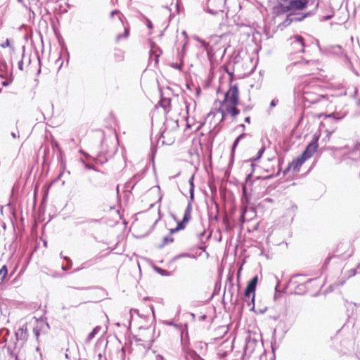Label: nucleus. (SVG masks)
<instances>
[{
  "instance_id": "19",
  "label": "nucleus",
  "mask_w": 360,
  "mask_h": 360,
  "mask_svg": "<svg viewBox=\"0 0 360 360\" xmlns=\"http://www.w3.org/2000/svg\"><path fill=\"white\" fill-rule=\"evenodd\" d=\"M174 241V238L169 236H165L162 239V244L159 245L160 248H163L165 245H167L168 243H171Z\"/></svg>"
},
{
  "instance_id": "23",
  "label": "nucleus",
  "mask_w": 360,
  "mask_h": 360,
  "mask_svg": "<svg viewBox=\"0 0 360 360\" xmlns=\"http://www.w3.org/2000/svg\"><path fill=\"white\" fill-rule=\"evenodd\" d=\"M171 66L178 70H181L184 66V61H179V63H172Z\"/></svg>"
},
{
  "instance_id": "39",
  "label": "nucleus",
  "mask_w": 360,
  "mask_h": 360,
  "mask_svg": "<svg viewBox=\"0 0 360 360\" xmlns=\"http://www.w3.org/2000/svg\"><path fill=\"white\" fill-rule=\"evenodd\" d=\"M251 176H252V173H250L248 175H247L246 179H245L246 184H248V181L250 180Z\"/></svg>"
},
{
  "instance_id": "20",
  "label": "nucleus",
  "mask_w": 360,
  "mask_h": 360,
  "mask_svg": "<svg viewBox=\"0 0 360 360\" xmlns=\"http://www.w3.org/2000/svg\"><path fill=\"white\" fill-rule=\"evenodd\" d=\"M300 63H303L304 65H310L311 67L314 68H316V66H317V61L315 60H302V61H300ZM313 68H311L310 70H312Z\"/></svg>"
},
{
  "instance_id": "5",
  "label": "nucleus",
  "mask_w": 360,
  "mask_h": 360,
  "mask_svg": "<svg viewBox=\"0 0 360 360\" xmlns=\"http://www.w3.org/2000/svg\"><path fill=\"white\" fill-rule=\"evenodd\" d=\"M15 336L16 342L14 343V349L17 348L18 345H20V347H21L28 338L27 323H23L22 326H19L18 329L15 332Z\"/></svg>"
},
{
  "instance_id": "11",
  "label": "nucleus",
  "mask_w": 360,
  "mask_h": 360,
  "mask_svg": "<svg viewBox=\"0 0 360 360\" xmlns=\"http://www.w3.org/2000/svg\"><path fill=\"white\" fill-rule=\"evenodd\" d=\"M202 46L204 47L205 50L207 51L208 55H214L217 49L214 48L212 45H210V43H207L203 40L200 41Z\"/></svg>"
},
{
  "instance_id": "36",
  "label": "nucleus",
  "mask_w": 360,
  "mask_h": 360,
  "mask_svg": "<svg viewBox=\"0 0 360 360\" xmlns=\"http://www.w3.org/2000/svg\"><path fill=\"white\" fill-rule=\"evenodd\" d=\"M277 103H278V101H277V100L274 99V100H272V101H271L270 106H271V108H272V107H274V106H276V105H277Z\"/></svg>"
},
{
  "instance_id": "8",
  "label": "nucleus",
  "mask_w": 360,
  "mask_h": 360,
  "mask_svg": "<svg viewBox=\"0 0 360 360\" xmlns=\"http://www.w3.org/2000/svg\"><path fill=\"white\" fill-rule=\"evenodd\" d=\"M303 98L305 101L314 104L324 100L326 96L324 95L316 94L307 89L303 91Z\"/></svg>"
},
{
  "instance_id": "12",
  "label": "nucleus",
  "mask_w": 360,
  "mask_h": 360,
  "mask_svg": "<svg viewBox=\"0 0 360 360\" xmlns=\"http://www.w3.org/2000/svg\"><path fill=\"white\" fill-rule=\"evenodd\" d=\"M162 51L156 47L154 44L151 45V49H150V58H153L154 57L155 63H158V57L160 56Z\"/></svg>"
},
{
  "instance_id": "13",
  "label": "nucleus",
  "mask_w": 360,
  "mask_h": 360,
  "mask_svg": "<svg viewBox=\"0 0 360 360\" xmlns=\"http://www.w3.org/2000/svg\"><path fill=\"white\" fill-rule=\"evenodd\" d=\"M186 42H185L184 44V45L182 46L181 49H179L177 51L176 58L179 61H181V62L184 61L185 53H186Z\"/></svg>"
},
{
  "instance_id": "14",
  "label": "nucleus",
  "mask_w": 360,
  "mask_h": 360,
  "mask_svg": "<svg viewBox=\"0 0 360 360\" xmlns=\"http://www.w3.org/2000/svg\"><path fill=\"white\" fill-rule=\"evenodd\" d=\"M193 181H194V175H192L191 176V178L189 179V180H188V182H189V184H190V190H189V193H190V202H191V203H192V201L194 199V187L195 186H194Z\"/></svg>"
},
{
  "instance_id": "22",
  "label": "nucleus",
  "mask_w": 360,
  "mask_h": 360,
  "mask_svg": "<svg viewBox=\"0 0 360 360\" xmlns=\"http://www.w3.org/2000/svg\"><path fill=\"white\" fill-rule=\"evenodd\" d=\"M7 65L6 63H0V77L4 78L6 77V72L5 69L6 68Z\"/></svg>"
},
{
  "instance_id": "25",
  "label": "nucleus",
  "mask_w": 360,
  "mask_h": 360,
  "mask_svg": "<svg viewBox=\"0 0 360 360\" xmlns=\"http://www.w3.org/2000/svg\"><path fill=\"white\" fill-rule=\"evenodd\" d=\"M1 46L2 48L9 47L11 49V51H14V46L11 44V41L9 39H6L5 43L1 44Z\"/></svg>"
},
{
  "instance_id": "1",
  "label": "nucleus",
  "mask_w": 360,
  "mask_h": 360,
  "mask_svg": "<svg viewBox=\"0 0 360 360\" xmlns=\"http://www.w3.org/2000/svg\"><path fill=\"white\" fill-rule=\"evenodd\" d=\"M278 13H289L284 22L286 25L292 22L302 20L307 15H295L296 11H300L304 8L308 4V0H278Z\"/></svg>"
},
{
  "instance_id": "43",
  "label": "nucleus",
  "mask_w": 360,
  "mask_h": 360,
  "mask_svg": "<svg viewBox=\"0 0 360 360\" xmlns=\"http://www.w3.org/2000/svg\"><path fill=\"white\" fill-rule=\"evenodd\" d=\"M147 25H148V27L150 28V29H151L152 27H153L152 22L150 20H148Z\"/></svg>"
},
{
  "instance_id": "31",
  "label": "nucleus",
  "mask_w": 360,
  "mask_h": 360,
  "mask_svg": "<svg viewBox=\"0 0 360 360\" xmlns=\"http://www.w3.org/2000/svg\"><path fill=\"white\" fill-rule=\"evenodd\" d=\"M337 115H338L337 113L333 112V113H331V114L328 115V117H333L335 120H341V119H342L345 116V114H343L342 115H341L340 117H338Z\"/></svg>"
},
{
  "instance_id": "9",
  "label": "nucleus",
  "mask_w": 360,
  "mask_h": 360,
  "mask_svg": "<svg viewBox=\"0 0 360 360\" xmlns=\"http://www.w3.org/2000/svg\"><path fill=\"white\" fill-rule=\"evenodd\" d=\"M292 49L297 53L304 52V40L302 36L296 35L292 38Z\"/></svg>"
},
{
  "instance_id": "38",
  "label": "nucleus",
  "mask_w": 360,
  "mask_h": 360,
  "mask_svg": "<svg viewBox=\"0 0 360 360\" xmlns=\"http://www.w3.org/2000/svg\"><path fill=\"white\" fill-rule=\"evenodd\" d=\"M167 130L165 129H163V130L162 131V132H161V136H162V138H165V136L167 135Z\"/></svg>"
},
{
  "instance_id": "46",
  "label": "nucleus",
  "mask_w": 360,
  "mask_h": 360,
  "mask_svg": "<svg viewBox=\"0 0 360 360\" xmlns=\"http://www.w3.org/2000/svg\"><path fill=\"white\" fill-rule=\"evenodd\" d=\"M330 259H331V257H327V258H326V259L325 260V263H324V264H325V265H326V264L329 262V261L330 260Z\"/></svg>"
},
{
  "instance_id": "27",
  "label": "nucleus",
  "mask_w": 360,
  "mask_h": 360,
  "mask_svg": "<svg viewBox=\"0 0 360 360\" xmlns=\"http://www.w3.org/2000/svg\"><path fill=\"white\" fill-rule=\"evenodd\" d=\"M359 269H360V263L358 264V265L356 266V269H352L349 271V274L348 276V278L355 276L356 274L357 273V270Z\"/></svg>"
},
{
  "instance_id": "17",
  "label": "nucleus",
  "mask_w": 360,
  "mask_h": 360,
  "mask_svg": "<svg viewBox=\"0 0 360 360\" xmlns=\"http://www.w3.org/2000/svg\"><path fill=\"white\" fill-rule=\"evenodd\" d=\"M7 274H8L7 266L6 265H4L0 269V284L4 282V281L5 280Z\"/></svg>"
},
{
  "instance_id": "49",
  "label": "nucleus",
  "mask_w": 360,
  "mask_h": 360,
  "mask_svg": "<svg viewBox=\"0 0 360 360\" xmlns=\"http://www.w3.org/2000/svg\"><path fill=\"white\" fill-rule=\"evenodd\" d=\"M245 122H247V123H250V117H247L245 118Z\"/></svg>"
},
{
  "instance_id": "61",
  "label": "nucleus",
  "mask_w": 360,
  "mask_h": 360,
  "mask_svg": "<svg viewBox=\"0 0 360 360\" xmlns=\"http://www.w3.org/2000/svg\"><path fill=\"white\" fill-rule=\"evenodd\" d=\"M14 356H15L16 359L18 358V356L16 355V354H14Z\"/></svg>"
},
{
  "instance_id": "55",
  "label": "nucleus",
  "mask_w": 360,
  "mask_h": 360,
  "mask_svg": "<svg viewBox=\"0 0 360 360\" xmlns=\"http://www.w3.org/2000/svg\"><path fill=\"white\" fill-rule=\"evenodd\" d=\"M3 85H4V86H6V85H8V82H3Z\"/></svg>"
},
{
  "instance_id": "16",
  "label": "nucleus",
  "mask_w": 360,
  "mask_h": 360,
  "mask_svg": "<svg viewBox=\"0 0 360 360\" xmlns=\"http://www.w3.org/2000/svg\"><path fill=\"white\" fill-rule=\"evenodd\" d=\"M101 328L99 326L95 327L93 330L87 335L86 338V342L89 343L93 338H94L95 335L98 333Z\"/></svg>"
},
{
  "instance_id": "35",
  "label": "nucleus",
  "mask_w": 360,
  "mask_h": 360,
  "mask_svg": "<svg viewBox=\"0 0 360 360\" xmlns=\"http://www.w3.org/2000/svg\"><path fill=\"white\" fill-rule=\"evenodd\" d=\"M118 14H120V11L117 10H115L110 13V16H111V18H113L115 15H118Z\"/></svg>"
},
{
  "instance_id": "50",
  "label": "nucleus",
  "mask_w": 360,
  "mask_h": 360,
  "mask_svg": "<svg viewBox=\"0 0 360 360\" xmlns=\"http://www.w3.org/2000/svg\"><path fill=\"white\" fill-rule=\"evenodd\" d=\"M221 121L224 120V110H221Z\"/></svg>"
},
{
  "instance_id": "48",
  "label": "nucleus",
  "mask_w": 360,
  "mask_h": 360,
  "mask_svg": "<svg viewBox=\"0 0 360 360\" xmlns=\"http://www.w3.org/2000/svg\"><path fill=\"white\" fill-rule=\"evenodd\" d=\"M264 201L268 202H271L273 201V200L271 198H266L264 199Z\"/></svg>"
},
{
  "instance_id": "33",
  "label": "nucleus",
  "mask_w": 360,
  "mask_h": 360,
  "mask_svg": "<svg viewBox=\"0 0 360 360\" xmlns=\"http://www.w3.org/2000/svg\"><path fill=\"white\" fill-rule=\"evenodd\" d=\"M18 68L20 70H23V60H22V58L18 62Z\"/></svg>"
},
{
  "instance_id": "21",
  "label": "nucleus",
  "mask_w": 360,
  "mask_h": 360,
  "mask_svg": "<svg viewBox=\"0 0 360 360\" xmlns=\"http://www.w3.org/2000/svg\"><path fill=\"white\" fill-rule=\"evenodd\" d=\"M246 136L245 134H241L240 135H239L234 141L233 143V146H232V150H234L235 148L237 147L239 141L240 139H242L243 138H244L245 136Z\"/></svg>"
},
{
  "instance_id": "60",
  "label": "nucleus",
  "mask_w": 360,
  "mask_h": 360,
  "mask_svg": "<svg viewBox=\"0 0 360 360\" xmlns=\"http://www.w3.org/2000/svg\"><path fill=\"white\" fill-rule=\"evenodd\" d=\"M8 350H9V349H11V346H8Z\"/></svg>"
},
{
  "instance_id": "18",
  "label": "nucleus",
  "mask_w": 360,
  "mask_h": 360,
  "mask_svg": "<svg viewBox=\"0 0 360 360\" xmlns=\"http://www.w3.org/2000/svg\"><path fill=\"white\" fill-rule=\"evenodd\" d=\"M187 358L188 360H202V358L194 351H191L187 354Z\"/></svg>"
},
{
  "instance_id": "7",
  "label": "nucleus",
  "mask_w": 360,
  "mask_h": 360,
  "mask_svg": "<svg viewBox=\"0 0 360 360\" xmlns=\"http://www.w3.org/2000/svg\"><path fill=\"white\" fill-rule=\"evenodd\" d=\"M319 139V136L314 134L311 141L307 146L306 148L303 151L302 154V157L304 158V160H308L310 158L313 154L316 151L318 148V141Z\"/></svg>"
},
{
  "instance_id": "34",
  "label": "nucleus",
  "mask_w": 360,
  "mask_h": 360,
  "mask_svg": "<svg viewBox=\"0 0 360 360\" xmlns=\"http://www.w3.org/2000/svg\"><path fill=\"white\" fill-rule=\"evenodd\" d=\"M85 167L87 169H93V170H95V167L92 165H89V164H86L85 165Z\"/></svg>"
},
{
  "instance_id": "47",
  "label": "nucleus",
  "mask_w": 360,
  "mask_h": 360,
  "mask_svg": "<svg viewBox=\"0 0 360 360\" xmlns=\"http://www.w3.org/2000/svg\"><path fill=\"white\" fill-rule=\"evenodd\" d=\"M11 136L14 139H15L16 137H19V135H17L16 133H15V132H12Z\"/></svg>"
},
{
  "instance_id": "41",
  "label": "nucleus",
  "mask_w": 360,
  "mask_h": 360,
  "mask_svg": "<svg viewBox=\"0 0 360 360\" xmlns=\"http://www.w3.org/2000/svg\"><path fill=\"white\" fill-rule=\"evenodd\" d=\"M208 12H210V13L212 14H216L217 13L218 11L217 10H212V9H208Z\"/></svg>"
},
{
  "instance_id": "62",
  "label": "nucleus",
  "mask_w": 360,
  "mask_h": 360,
  "mask_svg": "<svg viewBox=\"0 0 360 360\" xmlns=\"http://www.w3.org/2000/svg\"><path fill=\"white\" fill-rule=\"evenodd\" d=\"M14 356H15L16 359L18 358V356L16 355V354H14Z\"/></svg>"
},
{
  "instance_id": "28",
  "label": "nucleus",
  "mask_w": 360,
  "mask_h": 360,
  "mask_svg": "<svg viewBox=\"0 0 360 360\" xmlns=\"http://www.w3.org/2000/svg\"><path fill=\"white\" fill-rule=\"evenodd\" d=\"M247 212V207H243L242 210V212L240 216V221L242 224L245 223V214Z\"/></svg>"
},
{
  "instance_id": "37",
  "label": "nucleus",
  "mask_w": 360,
  "mask_h": 360,
  "mask_svg": "<svg viewBox=\"0 0 360 360\" xmlns=\"http://www.w3.org/2000/svg\"><path fill=\"white\" fill-rule=\"evenodd\" d=\"M243 194L245 196L247 195V186L246 185L243 186Z\"/></svg>"
},
{
  "instance_id": "45",
  "label": "nucleus",
  "mask_w": 360,
  "mask_h": 360,
  "mask_svg": "<svg viewBox=\"0 0 360 360\" xmlns=\"http://www.w3.org/2000/svg\"><path fill=\"white\" fill-rule=\"evenodd\" d=\"M220 39H221L220 37H215L212 38V40H214V41H216V42H218V41H219Z\"/></svg>"
},
{
  "instance_id": "57",
  "label": "nucleus",
  "mask_w": 360,
  "mask_h": 360,
  "mask_svg": "<svg viewBox=\"0 0 360 360\" xmlns=\"http://www.w3.org/2000/svg\"><path fill=\"white\" fill-rule=\"evenodd\" d=\"M240 127L245 128V125L243 124H240Z\"/></svg>"
},
{
  "instance_id": "15",
  "label": "nucleus",
  "mask_w": 360,
  "mask_h": 360,
  "mask_svg": "<svg viewBox=\"0 0 360 360\" xmlns=\"http://www.w3.org/2000/svg\"><path fill=\"white\" fill-rule=\"evenodd\" d=\"M265 150V147L262 146L258 151L257 155L256 157L251 158L247 161V162H250V165L252 167H254L253 161H256L259 160L263 155L264 152Z\"/></svg>"
},
{
  "instance_id": "44",
  "label": "nucleus",
  "mask_w": 360,
  "mask_h": 360,
  "mask_svg": "<svg viewBox=\"0 0 360 360\" xmlns=\"http://www.w3.org/2000/svg\"><path fill=\"white\" fill-rule=\"evenodd\" d=\"M335 48H336V49H338V51H337V53H340V52H342V47H341L340 46H335Z\"/></svg>"
},
{
  "instance_id": "53",
  "label": "nucleus",
  "mask_w": 360,
  "mask_h": 360,
  "mask_svg": "<svg viewBox=\"0 0 360 360\" xmlns=\"http://www.w3.org/2000/svg\"><path fill=\"white\" fill-rule=\"evenodd\" d=\"M85 264H86V263H84L82 264V266L80 269H84L86 267Z\"/></svg>"
},
{
  "instance_id": "6",
  "label": "nucleus",
  "mask_w": 360,
  "mask_h": 360,
  "mask_svg": "<svg viewBox=\"0 0 360 360\" xmlns=\"http://www.w3.org/2000/svg\"><path fill=\"white\" fill-rule=\"evenodd\" d=\"M191 211H192V205H191V202H188L187 205V207L184 211L183 219L181 221L178 222L177 226L176 228L170 229V231H169L170 234L176 233L180 230H183L186 227V224L191 219Z\"/></svg>"
},
{
  "instance_id": "51",
  "label": "nucleus",
  "mask_w": 360,
  "mask_h": 360,
  "mask_svg": "<svg viewBox=\"0 0 360 360\" xmlns=\"http://www.w3.org/2000/svg\"><path fill=\"white\" fill-rule=\"evenodd\" d=\"M34 333H35V335H36L37 337H38V336H39V331L38 330H34Z\"/></svg>"
},
{
  "instance_id": "56",
  "label": "nucleus",
  "mask_w": 360,
  "mask_h": 360,
  "mask_svg": "<svg viewBox=\"0 0 360 360\" xmlns=\"http://www.w3.org/2000/svg\"><path fill=\"white\" fill-rule=\"evenodd\" d=\"M204 233H205V232H204V231H203V232H202V233H200V236H203V235H204Z\"/></svg>"
},
{
  "instance_id": "3",
  "label": "nucleus",
  "mask_w": 360,
  "mask_h": 360,
  "mask_svg": "<svg viewBox=\"0 0 360 360\" xmlns=\"http://www.w3.org/2000/svg\"><path fill=\"white\" fill-rule=\"evenodd\" d=\"M258 282L257 276H254L248 283L245 291V301L248 306L255 307V289Z\"/></svg>"
},
{
  "instance_id": "42",
  "label": "nucleus",
  "mask_w": 360,
  "mask_h": 360,
  "mask_svg": "<svg viewBox=\"0 0 360 360\" xmlns=\"http://www.w3.org/2000/svg\"><path fill=\"white\" fill-rule=\"evenodd\" d=\"M156 360H165V359L162 355L158 354L156 356Z\"/></svg>"
},
{
  "instance_id": "58",
  "label": "nucleus",
  "mask_w": 360,
  "mask_h": 360,
  "mask_svg": "<svg viewBox=\"0 0 360 360\" xmlns=\"http://www.w3.org/2000/svg\"><path fill=\"white\" fill-rule=\"evenodd\" d=\"M330 16H327V17L326 18V19H327V20H328V19H330Z\"/></svg>"
},
{
  "instance_id": "32",
  "label": "nucleus",
  "mask_w": 360,
  "mask_h": 360,
  "mask_svg": "<svg viewBox=\"0 0 360 360\" xmlns=\"http://www.w3.org/2000/svg\"><path fill=\"white\" fill-rule=\"evenodd\" d=\"M0 333H4V336L9 335V330L7 328H2L0 330Z\"/></svg>"
},
{
  "instance_id": "29",
  "label": "nucleus",
  "mask_w": 360,
  "mask_h": 360,
  "mask_svg": "<svg viewBox=\"0 0 360 360\" xmlns=\"http://www.w3.org/2000/svg\"><path fill=\"white\" fill-rule=\"evenodd\" d=\"M64 259H65L67 262H68V266H63L62 269L65 271L69 269L72 265V262L70 260V259L68 257H63Z\"/></svg>"
},
{
  "instance_id": "2",
  "label": "nucleus",
  "mask_w": 360,
  "mask_h": 360,
  "mask_svg": "<svg viewBox=\"0 0 360 360\" xmlns=\"http://www.w3.org/2000/svg\"><path fill=\"white\" fill-rule=\"evenodd\" d=\"M239 91L236 85L231 86L224 95V98L221 105L225 107V110L230 114L232 117L235 118L239 113L240 110L237 108L239 103Z\"/></svg>"
},
{
  "instance_id": "59",
  "label": "nucleus",
  "mask_w": 360,
  "mask_h": 360,
  "mask_svg": "<svg viewBox=\"0 0 360 360\" xmlns=\"http://www.w3.org/2000/svg\"><path fill=\"white\" fill-rule=\"evenodd\" d=\"M250 108H246L245 110H249Z\"/></svg>"
},
{
  "instance_id": "54",
  "label": "nucleus",
  "mask_w": 360,
  "mask_h": 360,
  "mask_svg": "<svg viewBox=\"0 0 360 360\" xmlns=\"http://www.w3.org/2000/svg\"><path fill=\"white\" fill-rule=\"evenodd\" d=\"M212 0H208V5H211L212 4Z\"/></svg>"
},
{
  "instance_id": "10",
  "label": "nucleus",
  "mask_w": 360,
  "mask_h": 360,
  "mask_svg": "<svg viewBox=\"0 0 360 360\" xmlns=\"http://www.w3.org/2000/svg\"><path fill=\"white\" fill-rule=\"evenodd\" d=\"M306 161L302 156L292 161L288 165V169H292L293 172L297 173L300 171L301 166Z\"/></svg>"
},
{
  "instance_id": "26",
  "label": "nucleus",
  "mask_w": 360,
  "mask_h": 360,
  "mask_svg": "<svg viewBox=\"0 0 360 360\" xmlns=\"http://www.w3.org/2000/svg\"><path fill=\"white\" fill-rule=\"evenodd\" d=\"M184 257H191V255L188 253L179 254L173 257V261H176L180 258H184Z\"/></svg>"
},
{
  "instance_id": "52",
  "label": "nucleus",
  "mask_w": 360,
  "mask_h": 360,
  "mask_svg": "<svg viewBox=\"0 0 360 360\" xmlns=\"http://www.w3.org/2000/svg\"><path fill=\"white\" fill-rule=\"evenodd\" d=\"M278 285H279V283H277V285H276V286L275 288L276 291H277Z\"/></svg>"
},
{
  "instance_id": "24",
  "label": "nucleus",
  "mask_w": 360,
  "mask_h": 360,
  "mask_svg": "<svg viewBox=\"0 0 360 360\" xmlns=\"http://www.w3.org/2000/svg\"><path fill=\"white\" fill-rule=\"evenodd\" d=\"M160 105L162 108H165V110H167V106L169 105L170 103V99L167 98H162L160 100Z\"/></svg>"
},
{
  "instance_id": "40",
  "label": "nucleus",
  "mask_w": 360,
  "mask_h": 360,
  "mask_svg": "<svg viewBox=\"0 0 360 360\" xmlns=\"http://www.w3.org/2000/svg\"><path fill=\"white\" fill-rule=\"evenodd\" d=\"M165 323L168 325V326H176V324H174L173 322L172 321H165Z\"/></svg>"
},
{
  "instance_id": "30",
  "label": "nucleus",
  "mask_w": 360,
  "mask_h": 360,
  "mask_svg": "<svg viewBox=\"0 0 360 360\" xmlns=\"http://www.w3.org/2000/svg\"><path fill=\"white\" fill-rule=\"evenodd\" d=\"M129 30L128 28H124V35L119 34L117 36V40L120 39L122 37L127 38L129 36Z\"/></svg>"
},
{
  "instance_id": "4",
  "label": "nucleus",
  "mask_w": 360,
  "mask_h": 360,
  "mask_svg": "<svg viewBox=\"0 0 360 360\" xmlns=\"http://www.w3.org/2000/svg\"><path fill=\"white\" fill-rule=\"evenodd\" d=\"M313 279H308L307 281H302V276L297 275L292 278L290 281V285H294L296 293L302 294L307 290V285L311 282Z\"/></svg>"
}]
</instances>
